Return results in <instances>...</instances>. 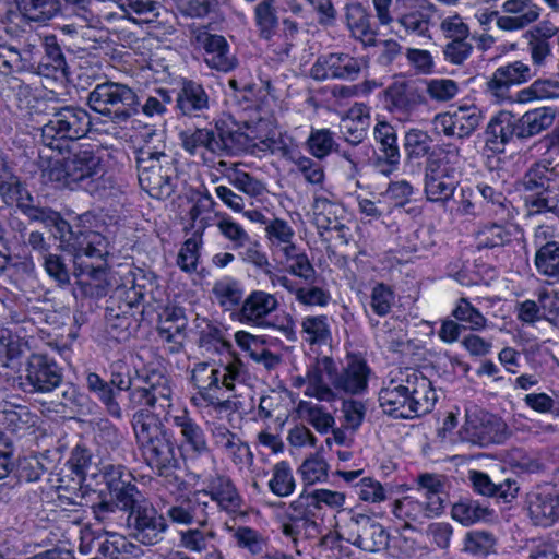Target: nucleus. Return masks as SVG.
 <instances>
[{
	"label": "nucleus",
	"instance_id": "obj_41",
	"mask_svg": "<svg viewBox=\"0 0 559 559\" xmlns=\"http://www.w3.org/2000/svg\"><path fill=\"white\" fill-rule=\"evenodd\" d=\"M269 488L272 493L282 498L288 497L295 491V477L287 462L282 461L274 465L269 479Z\"/></svg>",
	"mask_w": 559,
	"mask_h": 559
},
{
	"label": "nucleus",
	"instance_id": "obj_33",
	"mask_svg": "<svg viewBox=\"0 0 559 559\" xmlns=\"http://www.w3.org/2000/svg\"><path fill=\"white\" fill-rule=\"evenodd\" d=\"M300 326L301 337L310 346H323L332 342L331 324L326 316H306Z\"/></svg>",
	"mask_w": 559,
	"mask_h": 559
},
{
	"label": "nucleus",
	"instance_id": "obj_54",
	"mask_svg": "<svg viewBox=\"0 0 559 559\" xmlns=\"http://www.w3.org/2000/svg\"><path fill=\"white\" fill-rule=\"evenodd\" d=\"M87 386L97 394L100 401L107 406L108 412L119 417L121 414L118 403L115 401L112 390L104 382L98 374L90 373L86 378Z\"/></svg>",
	"mask_w": 559,
	"mask_h": 559
},
{
	"label": "nucleus",
	"instance_id": "obj_55",
	"mask_svg": "<svg viewBox=\"0 0 559 559\" xmlns=\"http://www.w3.org/2000/svg\"><path fill=\"white\" fill-rule=\"evenodd\" d=\"M430 136L418 129H411L406 132L404 139V148L409 157H423L430 148Z\"/></svg>",
	"mask_w": 559,
	"mask_h": 559
},
{
	"label": "nucleus",
	"instance_id": "obj_17",
	"mask_svg": "<svg viewBox=\"0 0 559 559\" xmlns=\"http://www.w3.org/2000/svg\"><path fill=\"white\" fill-rule=\"evenodd\" d=\"M26 326L0 328V366L14 369L21 356L31 352L34 337Z\"/></svg>",
	"mask_w": 559,
	"mask_h": 559
},
{
	"label": "nucleus",
	"instance_id": "obj_43",
	"mask_svg": "<svg viewBox=\"0 0 559 559\" xmlns=\"http://www.w3.org/2000/svg\"><path fill=\"white\" fill-rule=\"evenodd\" d=\"M177 105L183 114L188 115L205 108L207 106V96L201 85L187 82L178 95Z\"/></svg>",
	"mask_w": 559,
	"mask_h": 559
},
{
	"label": "nucleus",
	"instance_id": "obj_32",
	"mask_svg": "<svg viewBox=\"0 0 559 559\" xmlns=\"http://www.w3.org/2000/svg\"><path fill=\"white\" fill-rule=\"evenodd\" d=\"M276 307L277 300L273 295L262 290L252 292L242 304L241 321L260 324Z\"/></svg>",
	"mask_w": 559,
	"mask_h": 559
},
{
	"label": "nucleus",
	"instance_id": "obj_22",
	"mask_svg": "<svg viewBox=\"0 0 559 559\" xmlns=\"http://www.w3.org/2000/svg\"><path fill=\"white\" fill-rule=\"evenodd\" d=\"M443 512L441 497H428L426 506L417 499L406 496L394 502L393 513L396 518L406 522L424 523L428 519L437 518Z\"/></svg>",
	"mask_w": 559,
	"mask_h": 559
},
{
	"label": "nucleus",
	"instance_id": "obj_40",
	"mask_svg": "<svg viewBox=\"0 0 559 559\" xmlns=\"http://www.w3.org/2000/svg\"><path fill=\"white\" fill-rule=\"evenodd\" d=\"M555 110L550 107H540L527 111L520 120L521 135H534L549 128L555 120Z\"/></svg>",
	"mask_w": 559,
	"mask_h": 559
},
{
	"label": "nucleus",
	"instance_id": "obj_53",
	"mask_svg": "<svg viewBox=\"0 0 559 559\" xmlns=\"http://www.w3.org/2000/svg\"><path fill=\"white\" fill-rule=\"evenodd\" d=\"M453 316L457 321L466 324L467 329L480 330L486 324L485 317L464 298L460 299L453 309Z\"/></svg>",
	"mask_w": 559,
	"mask_h": 559
},
{
	"label": "nucleus",
	"instance_id": "obj_20",
	"mask_svg": "<svg viewBox=\"0 0 559 559\" xmlns=\"http://www.w3.org/2000/svg\"><path fill=\"white\" fill-rule=\"evenodd\" d=\"M403 381L404 388H407L408 400L411 401L412 418L429 413L438 400L431 381L416 371L407 373Z\"/></svg>",
	"mask_w": 559,
	"mask_h": 559
},
{
	"label": "nucleus",
	"instance_id": "obj_56",
	"mask_svg": "<svg viewBox=\"0 0 559 559\" xmlns=\"http://www.w3.org/2000/svg\"><path fill=\"white\" fill-rule=\"evenodd\" d=\"M229 531L239 547L248 549L251 554H259L263 550L265 543L257 531L247 526L229 528Z\"/></svg>",
	"mask_w": 559,
	"mask_h": 559
},
{
	"label": "nucleus",
	"instance_id": "obj_59",
	"mask_svg": "<svg viewBox=\"0 0 559 559\" xmlns=\"http://www.w3.org/2000/svg\"><path fill=\"white\" fill-rule=\"evenodd\" d=\"M308 146L313 156L323 158L332 151L334 140L328 129L313 130L308 139Z\"/></svg>",
	"mask_w": 559,
	"mask_h": 559
},
{
	"label": "nucleus",
	"instance_id": "obj_37",
	"mask_svg": "<svg viewBox=\"0 0 559 559\" xmlns=\"http://www.w3.org/2000/svg\"><path fill=\"white\" fill-rule=\"evenodd\" d=\"M492 511L477 501H461L452 507V519L468 526L477 522L490 521Z\"/></svg>",
	"mask_w": 559,
	"mask_h": 559
},
{
	"label": "nucleus",
	"instance_id": "obj_7",
	"mask_svg": "<svg viewBox=\"0 0 559 559\" xmlns=\"http://www.w3.org/2000/svg\"><path fill=\"white\" fill-rule=\"evenodd\" d=\"M162 414L153 413L150 409H141L133 415V430L136 441L147 463L158 469L168 468L176 464L175 447L163 430L159 419Z\"/></svg>",
	"mask_w": 559,
	"mask_h": 559
},
{
	"label": "nucleus",
	"instance_id": "obj_48",
	"mask_svg": "<svg viewBox=\"0 0 559 559\" xmlns=\"http://www.w3.org/2000/svg\"><path fill=\"white\" fill-rule=\"evenodd\" d=\"M522 102L559 98V81L536 80L519 94Z\"/></svg>",
	"mask_w": 559,
	"mask_h": 559
},
{
	"label": "nucleus",
	"instance_id": "obj_52",
	"mask_svg": "<svg viewBox=\"0 0 559 559\" xmlns=\"http://www.w3.org/2000/svg\"><path fill=\"white\" fill-rule=\"evenodd\" d=\"M476 239L479 247L493 248L509 242L511 231L504 226L492 224L479 229Z\"/></svg>",
	"mask_w": 559,
	"mask_h": 559
},
{
	"label": "nucleus",
	"instance_id": "obj_34",
	"mask_svg": "<svg viewBox=\"0 0 559 559\" xmlns=\"http://www.w3.org/2000/svg\"><path fill=\"white\" fill-rule=\"evenodd\" d=\"M515 133V121L508 111H501L488 123L486 130L487 145L492 150H500V146L512 139Z\"/></svg>",
	"mask_w": 559,
	"mask_h": 559
},
{
	"label": "nucleus",
	"instance_id": "obj_18",
	"mask_svg": "<svg viewBox=\"0 0 559 559\" xmlns=\"http://www.w3.org/2000/svg\"><path fill=\"white\" fill-rule=\"evenodd\" d=\"M367 61L362 58H354L343 53H331L319 59L311 73L318 80L329 78L355 79L366 68Z\"/></svg>",
	"mask_w": 559,
	"mask_h": 559
},
{
	"label": "nucleus",
	"instance_id": "obj_51",
	"mask_svg": "<svg viewBox=\"0 0 559 559\" xmlns=\"http://www.w3.org/2000/svg\"><path fill=\"white\" fill-rule=\"evenodd\" d=\"M214 536L212 531L201 528L185 530L179 532V544L189 551L201 552L207 549Z\"/></svg>",
	"mask_w": 559,
	"mask_h": 559
},
{
	"label": "nucleus",
	"instance_id": "obj_15",
	"mask_svg": "<svg viewBox=\"0 0 559 559\" xmlns=\"http://www.w3.org/2000/svg\"><path fill=\"white\" fill-rule=\"evenodd\" d=\"M461 412L459 407L448 411L438 428V437L449 443L472 442L483 443L486 441V432L479 427L474 414L466 412L464 425L457 429Z\"/></svg>",
	"mask_w": 559,
	"mask_h": 559
},
{
	"label": "nucleus",
	"instance_id": "obj_12",
	"mask_svg": "<svg viewBox=\"0 0 559 559\" xmlns=\"http://www.w3.org/2000/svg\"><path fill=\"white\" fill-rule=\"evenodd\" d=\"M459 185V174L447 158L428 162L425 176V194L431 202H445L451 199Z\"/></svg>",
	"mask_w": 559,
	"mask_h": 559
},
{
	"label": "nucleus",
	"instance_id": "obj_42",
	"mask_svg": "<svg viewBox=\"0 0 559 559\" xmlns=\"http://www.w3.org/2000/svg\"><path fill=\"white\" fill-rule=\"evenodd\" d=\"M298 416L308 421L320 433H326L334 426V418L318 404L300 401L297 406Z\"/></svg>",
	"mask_w": 559,
	"mask_h": 559
},
{
	"label": "nucleus",
	"instance_id": "obj_64",
	"mask_svg": "<svg viewBox=\"0 0 559 559\" xmlns=\"http://www.w3.org/2000/svg\"><path fill=\"white\" fill-rule=\"evenodd\" d=\"M229 181L239 190L250 195H258L263 191L260 181L250 177L247 173L235 169L228 175Z\"/></svg>",
	"mask_w": 559,
	"mask_h": 559
},
{
	"label": "nucleus",
	"instance_id": "obj_38",
	"mask_svg": "<svg viewBox=\"0 0 559 559\" xmlns=\"http://www.w3.org/2000/svg\"><path fill=\"white\" fill-rule=\"evenodd\" d=\"M266 234L276 259L284 253L292 252L296 247L293 243L294 230L285 221H272L266 227Z\"/></svg>",
	"mask_w": 559,
	"mask_h": 559
},
{
	"label": "nucleus",
	"instance_id": "obj_16",
	"mask_svg": "<svg viewBox=\"0 0 559 559\" xmlns=\"http://www.w3.org/2000/svg\"><path fill=\"white\" fill-rule=\"evenodd\" d=\"M501 12L497 16V26L502 31L514 32L536 22L542 9L532 0H504Z\"/></svg>",
	"mask_w": 559,
	"mask_h": 559
},
{
	"label": "nucleus",
	"instance_id": "obj_24",
	"mask_svg": "<svg viewBox=\"0 0 559 559\" xmlns=\"http://www.w3.org/2000/svg\"><path fill=\"white\" fill-rule=\"evenodd\" d=\"M533 76L531 68L522 61L499 67L488 82V91L497 98H503L513 85L527 82Z\"/></svg>",
	"mask_w": 559,
	"mask_h": 559
},
{
	"label": "nucleus",
	"instance_id": "obj_57",
	"mask_svg": "<svg viewBox=\"0 0 559 559\" xmlns=\"http://www.w3.org/2000/svg\"><path fill=\"white\" fill-rule=\"evenodd\" d=\"M384 106L392 112L405 111L408 106L406 85L403 81H396L384 93Z\"/></svg>",
	"mask_w": 559,
	"mask_h": 559
},
{
	"label": "nucleus",
	"instance_id": "obj_2",
	"mask_svg": "<svg viewBox=\"0 0 559 559\" xmlns=\"http://www.w3.org/2000/svg\"><path fill=\"white\" fill-rule=\"evenodd\" d=\"M88 114L81 108L64 107L52 115L41 129L45 146L50 155L44 154L47 165L43 168V178L58 187L90 189L92 182L103 171V151L83 147L67 158H61L63 141L83 138L90 129Z\"/></svg>",
	"mask_w": 559,
	"mask_h": 559
},
{
	"label": "nucleus",
	"instance_id": "obj_23",
	"mask_svg": "<svg viewBox=\"0 0 559 559\" xmlns=\"http://www.w3.org/2000/svg\"><path fill=\"white\" fill-rule=\"evenodd\" d=\"M173 424L179 428L181 436L180 451L182 455L197 457L209 451L205 435L202 428L182 411L181 414L173 416Z\"/></svg>",
	"mask_w": 559,
	"mask_h": 559
},
{
	"label": "nucleus",
	"instance_id": "obj_35",
	"mask_svg": "<svg viewBox=\"0 0 559 559\" xmlns=\"http://www.w3.org/2000/svg\"><path fill=\"white\" fill-rule=\"evenodd\" d=\"M347 25L352 35L364 45L376 44V33L370 26V17L367 11L359 4L347 8Z\"/></svg>",
	"mask_w": 559,
	"mask_h": 559
},
{
	"label": "nucleus",
	"instance_id": "obj_47",
	"mask_svg": "<svg viewBox=\"0 0 559 559\" xmlns=\"http://www.w3.org/2000/svg\"><path fill=\"white\" fill-rule=\"evenodd\" d=\"M298 473L306 485H314L328 478L329 464L321 455L312 454L301 463Z\"/></svg>",
	"mask_w": 559,
	"mask_h": 559
},
{
	"label": "nucleus",
	"instance_id": "obj_3",
	"mask_svg": "<svg viewBox=\"0 0 559 559\" xmlns=\"http://www.w3.org/2000/svg\"><path fill=\"white\" fill-rule=\"evenodd\" d=\"M0 195L7 204H16L31 219L52 227L51 233L59 239V247L72 254L78 276L88 275L92 280L105 277L104 257L108 253L106 238L96 231L73 230L56 212L33 206L29 192L3 158H0Z\"/></svg>",
	"mask_w": 559,
	"mask_h": 559
},
{
	"label": "nucleus",
	"instance_id": "obj_28",
	"mask_svg": "<svg viewBox=\"0 0 559 559\" xmlns=\"http://www.w3.org/2000/svg\"><path fill=\"white\" fill-rule=\"evenodd\" d=\"M369 373L370 370L361 357L349 355L342 373L337 374L336 389L358 394L367 388Z\"/></svg>",
	"mask_w": 559,
	"mask_h": 559
},
{
	"label": "nucleus",
	"instance_id": "obj_1",
	"mask_svg": "<svg viewBox=\"0 0 559 559\" xmlns=\"http://www.w3.org/2000/svg\"><path fill=\"white\" fill-rule=\"evenodd\" d=\"M70 465L78 484L74 504L88 507L99 522L117 510H130L128 524L139 542L154 545L163 539L168 527L165 518L151 503L138 502L136 487L124 478L122 466L93 462L81 449L73 452Z\"/></svg>",
	"mask_w": 559,
	"mask_h": 559
},
{
	"label": "nucleus",
	"instance_id": "obj_14",
	"mask_svg": "<svg viewBox=\"0 0 559 559\" xmlns=\"http://www.w3.org/2000/svg\"><path fill=\"white\" fill-rule=\"evenodd\" d=\"M481 120V111L476 106L463 105L453 111L437 115L433 119V127L438 133L462 139L469 136Z\"/></svg>",
	"mask_w": 559,
	"mask_h": 559
},
{
	"label": "nucleus",
	"instance_id": "obj_10",
	"mask_svg": "<svg viewBox=\"0 0 559 559\" xmlns=\"http://www.w3.org/2000/svg\"><path fill=\"white\" fill-rule=\"evenodd\" d=\"M336 366L332 358L323 356L308 365L306 376L292 378V385L302 391L306 396L329 401L336 389Z\"/></svg>",
	"mask_w": 559,
	"mask_h": 559
},
{
	"label": "nucleus",
	"instance_id": "obj_4",
	"mask_svg": "<svg viewBox=\"0 0 559 559\" xmlns=\"http://www.w3.org/2000/svg\"><path fill=\"white\" fill-rule=\"evenodd\" d=\"M203 323L205 326L200 331V346L207 353L226 355V358L225 361L199 362L193 367L191 380L197 393L191 402L204 417L231 421L238 411L233 391L241 362L231 353V344L223 337L221 331L205 320Z\"/></svg>",
	"mask_w": 559,
	"mask_h": 559
},
{
	"label": "nucleus",
	"instance_id": "obj_45",
	"mask_svg": "<svg viewBox=\"0 0 559 559\" xmlns=\"http://www.w3.org/2000/svg\"><path fill=\"white\" fill-rule=\"evenodd\" d=\"M235 342L241 350L246 352L257 361L273 358L266 348V340L263 335H253L246 331H238L235 333Z\"/></svg>",
	"mask_w": 559,
	"mask_h": 559
},
{
	"label": "nucleus",
	"instance_id": "obj_62",
	"mask_svg": "<svg viewBox=\"0 0 559 559\" xmlns=\"http://www.w3.org/2000/svg\"><path fill=\"white\" fill-rule=\"evenodd\" d=\"M335 205L326 199H317L313 203V222L321 229L332 228L335 223Z\"/></svg>",
	"mask_w": 559,
	"mask_h": 559
},
{
	"label": "nucleus",
	"instance_id": "obj_36",
	"mask_svg": "<svg viewBox=\"0 0 559 559\" xmlns=\"http://www.w3.org/2000/svg\"><path fill=\"white\" fill-rule=\"evenodd\" d=\"M15 3L25 19L39 23L51 20L60 9L56 0H15Z\"/></svg>",
	"mask_w": 559,
	"mask_h": 559
},
{
	"label": "nucleus",
	"instance_id": "obj_9",
	"mask_svg": "<svg viewBox=\"0 0 559 559\" xmlns=\"http://www.w3.org/2000/svg\"><path fill=\"white\" fill-rule=\"evenodd\" d=\"M173 390L166 376L158 371H150L136 378L134 388L130 393V401L134 406H148L153 413L169 415Z\"/></svg>",
	"mask_w": 559,
	"mask_h": 559
},
{
	"label": "nucleus",
	"instance_id": "obj_5",
	"mask_svg": "<svg viewBox=\"0 0 559 559\" xmlns=\"http://www.w3.org/2000/svg\"><path fill=\"white\" fill-rule=\"evenodd\" d=\"M145 144L138 152L139 182L152 198L164 199L174 190V159L165 150L164 133L145 128L142 133Z\"/></svg>",
	"mask_w": 559,
	"mask_h": 559
},
{
	"label": "nucleus",
	"instance_id": "obj_13",
	"mask_svg": "<svg viewBox=\"0 0 559 559\" xmlns=\"http://www.w3.org/2000/svg\"><path fill=\"white\" fill-rule=\"evenodd\" d=\"M20 380L24 390L45 393L60 384L61 373L58 366L47 356L32 354Z\"/></svg>",
	"mask_w": 559,
	"mask_h": 559
},
{
	"label": "nucleus",
	"instance_id": "obj_50",
	"mask_svg": "<svg viewBox=\"0 0 559 559\" xmlns=\"http://www.w3.org/2000/svg\"><path fill=\"white\" fill-rule=\"evenodd\" d=\"M557 205V195L552 191H527L525 197V206L528 215L555 212Z\"/></svg>",
	"mask_w": 559,
	"mask_h": 559
},
{
	"label": "nucleus",
	"instance_id": "obj_6",
	"mask_svg": "<svg viewBox=\"0 0 559 559\" xmlns=\"http://www.w3.org/2000/svg\"><path fill=\"white\" fill-rule=\"evenodd\" d=\"M210 501L216 502L227 512L237 511L240 504V498L230 480L216 476L209 480H197L187 499L169 508L167 515L176 524L189 525L197 518L198 512L205 510Z\"/></svg>",
	"mask_w": 559,
	"mask_h": 559
},
{
	"label": "nucleus",
	"instance_id": "obj_49",
	"mask_svg": "<svg viewBox=\"0 0 559 559\" xmlns=\"http://www.w3.org/2000/svg\"><path fill=\"white\" fill-rule=\"evenodd\" d=\"M277 260L294 275L305 280H312L314 270L307 255L295 247L292 252L284 253Z\"/></svg>",
	"mask_w": 559,
	"mask_h": 559
},
{
	"label": "nucleus",
	"instance_id": "obj_25",
	"mask_svg": "<svg viewBox=\"0 0 559 559\" xmlns=\"http://www.w3.org/2000/svg\"><path fill=\"white\" fill-rule=\"evenodd\" d=\"M527 510L535 524L549 526L559 519V495L538 489L528 493Z\"/></svg>",
	"mask_w": 559,
	"mask_h": 559
},
{
	"label": "nucleus",
	"instance_id": "obj_26",
	"mask_svg": "<svg viewBox=\"0 0 559 559\" xmlns=\"http://www.w3.org/2000/svg\"><path fill=\"white\" fill-rule=\"evenodd\" d=\"M403 5L405 12L401 13L397 17V24L401 31L395 34L400 38L405 35H413L418 37H427L429 31V19L423 11L425 2L423 0H404Z\"/></svg>",
	"mask_w": 559,
	"mask_h": 559
},
{
	"label": "nucleus",
	"instance_id": "obj_60",
	"mask_svg": "<svg viewBox=\"0 0 559 559\" xmlns=\"http://www.w3.org/2000/svg\"><path fill=\"white\" fill-rule=\"evenodd\" d=\"M356 493L366 502L378 503L386 498L383 486L371 477H365L356 484Z\"/></svg>",
	"mask_w": 559,
	"mask_h": 559
},
{
	"label": "nucleus",
	"instance_id": "obj_19",
	"mask_svg": "<svg viewBox=\"0 0 559 559\" xmlns=\"http://www.w3.org/2000/svg\"><path fill=\"white\" fill-rule=\"evenodd\" d=\"M194 41L204 50V60L210 68L227 72L236 66V60L229 53V46L223 36L198 29L194 32Z\"/></svg>",
	"mask_w": 559,
	"mask_h": 559
},
{
	"label": "nucleus",
	"instance_id": "obj_44",
	"mask_svg": "<svg viewBox=\"0 0 559 559\" xmlns=\"http://www.w3.org/2000/svg\"><path fill=\"white\" fill-rule=\"evenodd\" d=\"M213 295L222 307L229 310L240 302L243 289L234 278L223 277L215 283Z\"/></svg>",
	"mask_w": 559,
	"mask_h": 559
},
{
	"label": "nucleus",
	"instance_id": "obj_29",
	"mask_svg": "<svg viewBox=\"0 0 559 559\" xmlns=\"http://www.w3.org/2000/svg\"><path fill=\"white\" fill-rule=\"evenodd\" d=\"M374 139L381 145L382 156L379 159L380 171L392 174L400 163V151L393 127L385 121H378L374 127Z\"/></svg>",
	"mask_w": 559,
	"mask_h": 559
},
{
	"label": "nucleus",
	"instance_id": "obj_39",
	"mask_svg": "<svg viewBox=\"0 0 559 559\" xmlns=\"http://www.w3.org/2000/svg\"><path fill=\"white\" fill-rule=\"evenodd\" d=\"M127 283L132 284L126 290V298L130 306L141 302L148 294L155 298L156 277L154 274H145L142 271L138 273L129 272Z\"/></svg>",
	"mask_w": 559,
	"mask_h": 559
},
{
	"label": "nucleus",
	"instance_id": "obj_30",
	"mask_svg": "<svg viewBox=\"0 0 559 559\" xmlns=\"http://www.w3.org/2000/svg\"><path fill=\"white\" fill-rule=\"evenodd\" d=\"M370 120L369 107L355 104L341 120V133L348 143L358 144L365 139Z\"/></svg>",
	"mask_w": 559,
	"mask_h": 559
},
{
	"label": "nucleus",
	"instance_id": "obj_46",
	"mask_svg": "<svg viewBox=\"0 0 559 559\" xmlns=\"http://www.w3.org/2000/svg\"><path fill=\"white\" fill-rule=\"evenodd\" d=\"M535 265L543 275L559 281V246L547 242L535 255Z\"/></svg>",
	"mask_w": 559,
	"mask_h": 559
},
{
	"label": "nucleus",
	"instance_id": "obj_61",
	"mask_svg": "<svg viewBox=\"0 0 559 559\" xmlns=\"http://www.w3.org/2000/svg\"><path fill=\"white\" fill-rule=\"evenodd\" d=\"M464 549L473 555L487 556L495 550V539L484 532H473L465 538Z\"/></svg>",
	"mask_w": 559,
	"mask_h": 559
},
{
	"label": "nucleus",
	"instance_id": "obj_27",
	"mask_svg": "<svg viewBox=\"0 0 559 559\" xmlns=\"http://www.w3.org/2000/svg\"><path fill=\"white\" fill-rule=\"evenodd\" d=\"M379 402L383 412L396 418H412L407 388L404 381L391 380L379 393Z\"/></svg>",
	"mask_w": 559,
	"mask_h": 559
},
{
	"label": "nucleus",
	"instance_id": "obj_8",
	"mask_svg": "<svg viewBox=\"0 0 559 559\" xmlns=\"http://www.w3.org/2000/svg\"><path fill=\"white\" fill-rule=\"evenodd\" d=\"M90 107L116 123L128 121L139 112L140 100L129 86L115 82L98 84L88 96Z\"/></svg>",
	"mask_w": 559,
	"mask_h": 559
},
{
	"label": "nucleus",
	"instance_id": "obj_21",
	"mask_svg": "<svg viewBox=\"0 0 559 559\" xmlns=\"http://www.w3.org/2000/svg\"><path fill=\"white\" fill-rule=\"evenodd\" d=\"M350 526L361 532L348 540L362 550L374 552L389 545L390 538L384 527L365 514L353 516Z\"/></svg>",
	"mask_w": 559,
	"mask_h": 559
},
{
	"label": "nucleus",
	"instance_id": "obj_63",
	"mask_svg": "<svg viewBox=\"0 0 559 559\" xmlns=\"http://www.w3.org/2000/svg\"><path fill=\"white\" fill-rule=\"evenodd\" d=\"M200 241L197 238H190L182 245L177 263L185 272H192L197 269L199 261Z\"/></svg>",
	"mask_w": 559,
	"mask_h": 559
},
{
	"label": "nucleus",
	"instance_id": "obj_31",
	"mask_svg": "<svg viewBox=\"0 0 559 559\" xmlns=\"http://www.w3.org/2000/svg\"><path fill=\"white\" fill-rule=\"evenodd\" d=\"M37 423V416L27 406L0 402V426L14 433H24Z\"/></svg>",
	"mask_w": 559,
	"mask_h": 559
},
{
	"label": "nucleus",
	"instance_id": "obj_58",
	"mask_svg": "<svg viewBox=\"0 0 559 559\" xmlns=\"http://www.w3.org/2000/svg\"><path fill=\"white\" fill-rule=\"evenodd\" d=\"M440 29L452 41L465 40L469 35L468 25L464 22L463 17L454 13L443 16Z\"/></svg>",
	"mask_w": 559,
	"mask_h": 559
},
{
	"label": "nucleus",
	"instance_id": "obj_11",
	"mask_svg": "<svg viewBox=\"0 0 559 559\" xmlns=\"http://www.w3.org/2000/svg\"><path fill=\"white\" fill-rule=\"evenodd\" d=\"M183 150L199 157L205 164H212L216 156L231 150V136H225L210 129L187 130L180 133Z\"/></svg>",
	"mask_w": 559,
	"mask_h": 559
}]
</instances>
